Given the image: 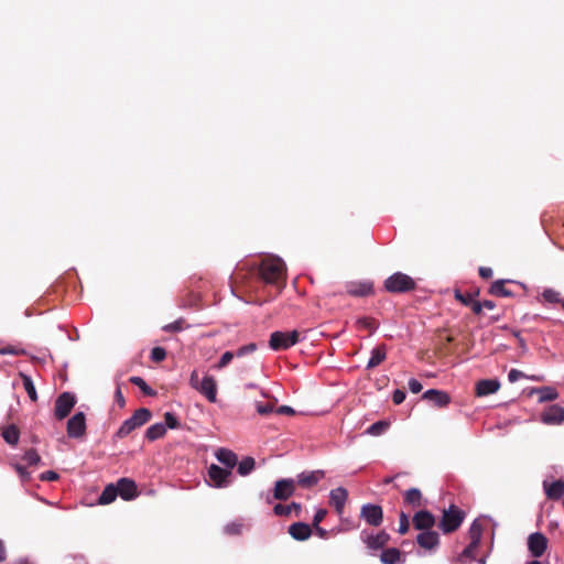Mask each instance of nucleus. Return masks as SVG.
<instances>
[{"instance_id": "25", "label": "nucleus", "mask_w": 564, "mask_h": 564, "mask_svg": "<svg viewBox=\"0 0 564 564\" xmlns=\"http://www.w3.org/2000/svg\"><path fill=\"white\" fill-rule=\"evenodd\" d=\"M507 283H513V281H511V280L495 281L490 285L488 293L490 295L498 296V297H512L513 292L506 286Z\"/></svg>"}, {"instance_id": "61", "label": "nucleus", "mask_w": 564, "mask_h": 564, "mask_svg": "<svg viewBox=\"0 0 564 564\" xmlns=\"http://www.w3.org/2000/svg\"><path fill=\"white\" fill-rule=\"evenodd\" d=\"M275 412L278 414H282V415H294L295 414V411L293 408L289 406V405H281L279 406Z\"/></svg>"}, {"instance_id": "18", "label": "nucleus", "mask_w": 564, "mask_h": 564, "mask_svg": "<svg viewBox=\"0 0 564 564\" xmlns=\"http://www.w3.org/2000/svg\"><path fill=\"white\" fill-rule=\"evenodd\" d=\"M424 400L431 402L434 406L445 408L451 402V397L447 392L436 389H430L425 391L422 395Z\"/></svg>"}, {"instance_id": "33", "label": "nucleus", "mask_w": 564, "mask_h": 564, "mask_svg": "<svg viewBox=\"0 0 564 564\" xmlns=\"http://www.w3.org/2000/svg\"><path fill=\"white\" fill-rule=\"evenodd\" d=\"M401 552L395 547L383 550L380 554V561L383 564H397L400 562Z\"/></svg>"}, {"instance_id": "43", "label": "nucleus", "mask_w": 564, "mask_h": 564, "mask_svg": "<svg viewBox=\"0 0 564 564\" xmlns=\"http://www.w3.org/2000/svg\"><path fill=\"white\" fill-rule=\"evenodd\" d=\"M522 378H528L524 372L518 370V369H511L508 373V380L513 383V382H517L519 379H522ZM530 379L532 380H536L539 381L540 378L539 377H535V376H532V377H529Z\"/></svg>"}, {"instance_id": "63", "label": "nucleus", "mask_w": 564, "mask_h": 564, "mask_svg": "<svg viewBox=\"0 0 564 564\" xmlns=\"http://www.w3.org/2000/svg\"><path fill=\"white\" fill-rule=\"evenodd\" d=\"M478 272H479L480 278L486 279V280L490 279L492 276V269L488 268V267H480Z\"/></svg>"}, {"instance_id": "46", "label": "nucleus", "mask_w": 564, "mask_h": 564, "mask_svg": "<svg viewBox=\"0 0 564 564\" xmlns=\"http://www.w3.org/2000/svg\"><path fill=\"white\" fill-rule=\"evenodd\" d=\"M164 420H165V427H169V429H178L180 427V421L177 420V417L171 413V412H166L164 414Z\"/></svg>"}, {"instance_id": "48", "label": "nucleus", "mask_w": 564, "mask_h": 564, "mask_svg": "<svg viewBox=\"0 0 564 564\" xmlns=\"http://www.w3.org/2000/svg\"><path fill=\"white\" fill-rule=\"evenodd\" d=\"M166 358V350L162 347H154L151 350V359L154 362H161Z\"/></svg>"}, {"instance_id": "44", "label": "nucleus", "mask_w": 564, "mask_h": 564, "mask_svg": "<svg viewBox=\"0 0 564 564\" xmlns=\"http://www.w3.org/2000/svg\"><path fill=\"white\" fill-rule=\"evenodd\" d=\"M0 355L23 356L25 355V350L17 346L9 345L7 347L0 348Z\"/></svg>"}, {"instance_id": "26", "label": "nucleus", "mask_w": 564, "mask_h": 564, "mask_svg": "<svg viewBox=\"0 0 564 564\" xmlns=\"http://www.w3.org/2000/svg\"><path fill=\"white\" fill-rule=\"evenodd\" d=\"M543 486L546 497L551 500H558L564 495V481L561 479L552 484L544 481Z\"/></svg>"}, {"instance_id": "16", "label": "nucleus", "mask_w": 564, "mask_h": 564, "mask_svg": "<svg viewBox=\"0 0 564 564\" xmlns=\"http://www.w3.org/2000/svg\"><path fill=\"white\" fill-rule=\"evenodd\" d=\"M324 477L325 473L323 470L303 471L297 475L295 482L302 488H312Z\"/></svg>"}, {"instance_id": "5", "label": "nucleus", "mask_w": 564, "mask_h": 564, "mask_svg": "<svg viewBox=\"0 0 564 564\" xmlns=\"http://www.w3.org/2000/svg\"><path fill=\"white\" fill-rule=\"evenodd\" d=\"M300 340V333L292 332H273L270 335L269 347L274 351L286 350L297 344Z\"/></svg>"}, {"instance_id": "1", "label": "nucleus", "mask_w": 564, "mask_h": 564, "mask_svg": "<svg viewBox=\"0 0 564 564\" xmlns=\"http://www.w3.org/2000/svg\"><path fill=\"white\" fill-rule=\"evenodd\" d=\"M259 273L265 283L281 288L284 284L285 264L279 258L263 260Z\"/></svg>"}, {"instance_id": "64", "label": "nucleus", "mask_w": 564, "mask_h": 564, "mask_svg": "<svg viewBox=\"0 0 564 564\" xmlns=\"http://www.w3.org/2000/svg\"><path fill=\"white\" fill-rule=\"evenodd\" d=\"M481 304H482V308H487V310H494L496 307L495 302H492L490 300H485L484 302H481Z\"/></svg>"}, {"instance_id": "21", "label": "nucleus", "mask_w": 564, "mask_h": 564, "mask_svg": "<svg viewBox=\"0 0 564 564\" xmlns=\"http://www.w3.org/2000/svg\"><path fill=\"white\" fill-rule=\"evenodd\" d=\"M417 544L425 549V550H432L436 547L440 543V536L438 533L432 530L429 531H422L416 536Z\"/></svg>"}, {"instance_id": "20", "label": "nucleus", "mask_w": 564, "mask_h": 564, "mask_svg": "<svg viewBox=\"0 0 564 564\" xmlns=\"http://www.w3.org/2000/svg\"><path fill=\"white\" fill-rule=\"evenodd\" d=\"M347 498L348 491L343 487L335 488L330 491L329 503L335 508L338 514L343 513Z\"/></svg>"}, {"instance_id": "36", "label": "nucleus", "mask_w": 564, "mask_h": 564, "mask_svg": "<svg viewBox=\"0 0 564 564\" xmlns=\"http://www.w3.org/2000/svg\"><path fill=\"white\" fill-rule=\"evenodd\" d=\"M20 376L29 398L35 402L37 400V393L32 378L24 373H20Z\"/></svg>"}, {"instance_id": "55", "label": "nucleus", "mask_w": 564, "mask_h": 564, "mask_svg": "<svg viewBox=\"0 0 564 564\" xmlns=\"http://www.w3.org/2000/svg\"><path fill=\"white\" fill-rule=\"evenodd\" d=\"M42 481H55L58 479V475L53 470L44 471L40 475Z\"/></svg>"}, {"instance_id": "10", "label": "nucleus", "mask_w": 564, "mask_h": 564, "mask_svg": "<svg viewBox=\"0 0 564 564\" xmlns=\"http://www.w3.org/2000/svg\"><path fill=\"white\" fill-rule=\"evenodd\" d=\"M346 293L354 297H366L373 294V283L366 281H351L345 285Z\"/></svg>"}, {"instance_id": "37", "label": "nucleus", "mask_w": 564, "mask_h": 564, "mask_svg": "<svg viewBox=\"0 0 564 564\" xmlns=\"http://www.w3.org/2000/svg\"><path fill=\"white\" fill-rule=\"evenodd\" d=\"M256 466V460L252 457H245L239 464H238V473L241 476H247L250 474Z\"/></svg>"}, {"instance_id": "6", "label": "nucleus", "mask_w": 564, "mask_h": 564, "mask_svg": "<svg viewBox=\"0 0 564 564\" xmlns=\"http://www.w3.org/2000/svg\"><path fill=\"white\" fill-rule=\"evenodd\" d=\"M76 404V398L70 392L61 393L55 400L54 415L56 420L62 421L68 416Z\"/></svg>"}, {"instance_id": "17", "label": "nucleus", "mask_w": 564, "mask_h": 564, "mask_svg": "<svg viewBox=\"0 0 564 564\" xmlns=\"http://www.w3.org/2000/svg\"><path fill=\"white\" fill-rule=\"evenodd\" d=\"M197 391L203 394L209 402H216L217 400V383L214 377L205 376L202 379Z\"/></svg>"}, {"instance_id": "59", "label": "nucleus", "mask_w": 564, "mask_h": 564, "mask_svg": "<svg viewBox=\"0 0 564 564\" xmlns=\"http://www.w3.org/2000/svg\"><path fill=\"white\" fill-rule=\"evenodd\" d=\"M422 388L423 387H422V384H421V382L419 380H416V379H410L409 380V389H410V391L412 393L421 392Z\"/></svg>"}, {"instance_id": "49", "label": "nucleus", "mask_w": 564, "mask_h": 564, "mask_svg": "<svg viewBox=\"0 0 564 564\" xmlns=\"http://www.w3.org/2000/svg\"><path fill=\"white\" fill-rule=\"evenodd\" d=\"M241 530H242V524L236 523V522L228 523L224 528V532L228 535H239L241 533Z\"/></svg>"}, {"instance_id": "32", "label": "nucleus", "mask_w": 564, "mask_h": 564, "mask_svg": "<svg viewBox=\"0 0 564 564\" xmlns=\"http://www.w3.org/2000/svg\"><path fill=\"white\" fill-rule=\"evenodd\" d=\"M532 392L539 394V402L553 401L558 398L557 391L552 387L535 388Z\"/></svg>"}, {"instance_id": "4", "label": "nucleus", "mask_w": 564, "mask_h": 564, "mask_svg": "<svg viewBox=\"0 0 564 564\" xmlns=\"http://www.w3.org/2000/svg\"><path fill=\"white\" fill-rule=\"evenodd\" d=\"M465 519V512L455 505L443 511L438 528L443 533L448 534L456 531Z\"/></svg>"}, {"instance_id": "50", "label": "nucleus", "mask_w": 564, "mask_h": 564, "mask_svg": "<svg viewBox=\"0 0 564 564\" xmlns=\"http://www.w3.org/2000/svg\"><path fill=\"white\" fill-rule=\"evenodd\" d=\"M542 296L545 301H547L550 303L560 302V293L552 289L544 290V292L542 293Z\"/></svg>"}, {"instance_id": "56", "label": "nucleus", "mask_w": 564, "mask_h": 564, "mask_svg": "<svg viewBox=\"0 0 564 564\" xmlns=\"http://www.w3.org/2000/svg\"><path fill=\"white\" fill-rule=\"evenodd\" d=\"M358 324L370 330L375 329V319L370 317H361L358 319Z\"/></svg>"}, {"instance_id": "62", "label": "nucleus", "mask_w": 564, "mask_h": 564, "mask_svg": "<svg viewBox=\"0 0 564 564\" xmlns=\"http://www.w3.org/2000/svg\"><path fill=\"white\" fill-rule=\"evenodd\" d=\"M17 473L19 474V476L22 478V479H29L30 478V473L26 470V468L20 464H17L14 466Z\"/></svg>"}, {"instance_id": "24", "label": "nucleus", "mask_w": 564, "mask_h": 564, "mask_svg": "<svg viewBox=\"0 0 564 564\" xmlns=\"http://www.w3.org/2000/svg\"><path fill=\"white\" fill-rule=\"evenodd\" d=\"M390 540V535L386 531H380L376 535H369L365 540L367 547L373 551L384 547Z\"/></svg>"}, {"instance_id": "7", "label": "nucleus", "mask_w": 564, "mask_h": 564, "mask_svg": "<svg viewBox=\"0 0 564 564\" xmlns=\"http://www.w3.org/2000/svg\"><path fill=\"white\" fill-rule=\"evenodd\" d=\"M360 518L369 525L379 527L383 521V510L379 505L366 503L360 509Z\"/></svg>"}, {"instance_id": "35", "label": "nucleus", "mask_w": 564, "mask_h": 564, "mask_svg": "<svg viewBox=\"0 0 564 564\" xmlns=\"http://www.w3.org/2000/svg\"><path fill=\"white\" fill-rule=\"evenodd\" d=\"M117 496H118V489L116 488L115 485L110 484V485L106 486V488L99 496L98 502H99V505H109L112 501H115Z\"/></svg>"}, {"instance_id": "52", "label": "nucleus", "mask_w": 564, "mask_h": 564, "mask_svg": "<svg viewBox=\"0 0 564 564\" xmlns=\"http://www.w3.org/2000/svg\"><path fill=\"white\" fill-rule=\"evenodd\" d=\"M115 401L119 405L120 409H123L126 406V399L121 391V384L117 383V388L115 391Z\"/></svg>"}, {"instance_id": "15", "label": "nucleus", "mask_w": 564, "mask_h": 564, "mask_svg": "<svg viewBox=\"0 0 564 564\" xmlns=\"http://www.w3.org/2000/svg\"><path fill=\"white\" fill-rule=\"evenodd\" d=\"M116 488L118 489V496H120L123 500H131L138 496L137 484L132 479H119Z\"/></svg>"}, {"instance_id": "13", "label": "nucleus", "mask_w": 564, "mask_h": 564, "mask_svg": "<svg viewBox=\"0 0 564 564\" xmlns=\"http://www.w3.org/2000/svg\"><path fill=\"white\" fill-rule=\"evenodd\" d=\"M541 421L545 424H561L564 422V408L553 404L541 413Z\"/></svg>"}, {"instance_id": "8", "label": "nucleus", "mask_w": 564, "mask_h": 564, "mask_svg": "<svg viewBox=\"0 0 564 564\" xmlns=\"http://www.w3.org/2000/svg\"><path fill=\"white\" fill-rule=\"evenodd\" d=\"M67 435L72 438H80L86 434V416L83 412L75 413L67 421Z\"/></svg>"}, {"instance_id": "30", "label": "nucleus", "mask_w": 564, "mask_h": 564, "mask_svg": "<svg viewBox=\"0 0 564 564\" xmlns=\"http://www.w3.org/2000/svg\"><path fill=\"white\" fill-rule=\"evenodd\" d=\"M301 509V505L297 502H292L290 505L276 503L273 507V512L274 514L280 517H288L291 514L292 510H294L296 512V516L299 517Z\"/></svg>"}, {"instance_id": "34", "label": "nucleus", "mask_w": 564, "mask_h": 564, "mask_svg": "<svg viewBox=\"0 0 564 564\" xmlns=\"http://www.w3.org/2000/svg\"><path fill=\"white\" fill-rule=\"evenodd\" d=\"M3 440L10 445H17L20 438V430L17 425L11 424L7 426L2 432Z\"/></svg>"}, {"instance_id": "31", "label": "nucleus", "mask_w": 564, "mask_h": 564, "mask_svg": "<svg viewBox=\"0 0 564 564\" xmlns=\"http://www.w3.org/2000/svg\"><path fill=\"white\" fill-rule=\"evenodd\" d=\"M166 433V427L163 423H155L149 426L145 431V438L150 442L163 437Z\"/></svg>"}, {"instance_id": "38", "label": "nucleus", "mask_w": 564, "mask_h": 564, "mask_svg": "<svg viewBox=\"0 0 564 564\" xmlns=\"http://www.w3.org/2000/svg\"><path fill=\"white\" fill-rule=\"evenodd\" d=\"M389 425H390V423L387 421H378V422L371 424L367 429L366 433L369 435H372V436H379L388 430Z\"/></svg>"}, {"instance_id": "45", "label": "nucleus", "mask_w": 564, "mask_h": 564, "mask_svg": "<svg viewBox=\"0 0 564 564\" xmlns=\"http://www.w3.org/2000/svg\"><path fill=\"white\" fill-rule=\"evenodd\" d=\"M234 357H235V354L232 351H225L221 355V357H220L219 361L217 362V365L215 366V368L223 369V368L227 367L231 362Z\"/></svg>"}, {"instance_id": "40", "label": "nucleus", "mask_w": 564, "mask_h": 564, "mask_svg": "<svg viewBox=\"0 0 564 564\" xmlns=\"http://www.w3.org/2000/svg\"><path fill=\"white\" fill-rule=\"evenodd\" d=\"M187 327H188V325L185 323V319L178 318L175 322L170 323V324L163 326L162 329L164 332L171 333V332H181V330H183V329H185Z\"/></svg>"}, {"instance_id": "51", "label": "nucleus", "mask_w": 564, "mask_h": 564, "mask_svg": "<svg viewBox=\"0 0 564 564\" xmlns=\"http://www.w3.org/2000/svg\"><path fill=\"white\" fill-rule=\"evenodd\" d=\"M409 527H410V523H409L408 516L404 512H401L400 520H399V530H398L399 533L405 534L409 531Z\"/></svg>"}, {"instance_id": "2", "label": "nucleus", "mask_w": 564, "mask_h": 564, "mask_svg": "<svg viewBox=\"0 0 564 564\" xmlns=\"http://www.w3.org/2000/svg\"><path fill=\"white\" fill-rule=\"evenodd\" d=\"M152 417V413L150 410L145 408H140L132 414L131 417L123 421L121 426L116 432L115 436L118 438H124L130 433H132L135 429L141 427L147 424Z\"/></svg>"}, {"instance_id": "27", "label": "nucleus", "mask_w": 564, "mask_h": 564, "mask_svg": "<svg viewBox=\"0 0 564 564\" xmlns=\"http://www.w3.org/2000/svg\"><path fill=\"white\" fill-rule=\"evenodd\" d=\"M499 387L500 384L497 380L484 379L477 382L476 394L478 397L492 394L498 391Z\"/></svg>"}, {"instance_id": "29", "label": "nucleus", "mask_w": 564, "mask_h": 564, "mask_svg": "<svg viewBox=\"0 0 564 564\" xmlns=\"http://www.w3.org/2000/svg\"><path fill=\"white\" fill-rule=\"evenodd\" d=\"M404 503L411 506L412 508H420L423 503L422 494L417 488H411L404 494Z\"/></svg>"}, {"instance_id": "11", "label": "nucleus", "mask_w": 564, "mask_h": 564, "mask_svg": "<svg viewBox=\"0 0 564 564\" xmlns=\"http://www.w3.org/2000/svg\"><path fill=\"white\" fill-rule=\"evenodd\" d=\"M208 476L216 488H223L228 486L231 470L221 468L216 464H212L208 468Z\"/></svg>"}, {"instance_id": "22", "label": "nucleus", "mask_w": 564, "mask_h": 564, "mask_svg": "<svg viewBox=\"0 0 564 564\" xmlns=\"http://www.w3.org/2000/svg\"><path fill=\"white\" fill-rule=\"evenodd\" d=\"M289 534L297 541H305L312 534V529L307 523L295 522L289 527Z\"/></svg>"}, {"instance_id": "14", "label": "nucleus", "mask_w": 564, "mask_h": 564, "mask_svg": "<svg viewBox=\"0 0 564 564\" xmlns=\"http://www.w3.org/2000/svg\"><path fill=\"white\" fill-rule=\"evenodd\" d=\"M413 527L420 531H429L435 524L434 516L427 510L417 511L412 518Z\"/></svg>"}, {"instance_id": "23", "label": "nucleus", "mask_w": 564, "mask_h": 564, "mask_svg": "<svg viewBox=\"0 0 564 564\" xmlns=\"http://www.w3.org/2000/svg\"><path fill=\"white\" fill-rule=\"evenodd\" d=\"M216 458L219 463L225 465V467L231 470L238 463V456L230 449L227 448H218L215 453Z\"/></svg>"}, {"instance_id": "60", "label": "nucleus", "mask_w": 564, "mask_h": 564, "mask_svg": "<svg viewBox=\"0 0 564 564\" xmlns=\"http://www.w3.org/2000/svg\"><path fill=\"white\" fill-rule=\"evenodd\" d=\"M468 306L471 308L473 313L476 314V315H480L481 312H482V304H481V302L476 301L475 299L469 303Z\"/></svg>"}, {"instance_id": "58", "label": "nucleus", "mask_w": 564, "mask_h": 564, "mask_svg": "<svg viewBox=\"0 0 564 564\" xmlns=\"http://www.w3.org/2000/svg\"><path fill=\"white\" fill-rule=\"evenodd\" d=\"M202 380L198 377V372L196 370H193L189 377V384L193 389L197 390L199 387Z\"/></svg>"}, {"instance_id": "53", "label": "nucleus", "mask_w": 564, "mask_h": 564, "mask_svg": "<svg viewBox=\"0 0 564 564\" xmlns=\"http://www.w3.org/2000/svg\"><path fill=\"white\" fill-rule=\"evenodd\" d=\"M256 409L257 412L261 415H267L273 411V406L271 404L261 402L256 403Z\"/></svg>"}, {"instance_id": "12", "label": "nucleus", "mask_w": 564, "mask_h": 564, "mask_svg": "<svg viewBox=\"0 0 564 564\" xmlns=\"http://www.w3.org/2000/svg\"><path fill=\"white\" fill-rule=\"evenodd\" d=\"M547 547V539L540 532H534L528 538V549L534 557H541Z\"/></svg>"}, {"instance_id": "9", "label": "nucleus", "mask_w": 564, "mask_h": 564, "mask_svg": "<svg viewBox=\"0 0 564 564\" xmlns=\"http://www.w3.org/2000/svg\"><path fill=\"white\" fill-rule=\"evenodd\" d=\"M296 489V482L291 478L279 479L274 484L273 498L276 500H288Z\"/></svg>"}, {"instance_id": "41", "label": "nucleus", "mask_w": 564, "mask_h": 564, "mask_svg": "<svg viewBox=\"0 0 564 564\" xmlns=\"http://www.w3.org/2000/svg\"><path fill=\"white\" fill-rule=\"evenodd\" d=\"M23 460H25L29 466H35L41 462V457L35 449L31 448L23 455Z\"/></svg>"}, {"instance_id": "54", "label": "nucleus", "mask_w": 564, "mask_h": 564, "mask_svg": "<svg viewBox=\"0 0 564 564\" xmlns=\"http://www.w3.org/2000/svg\"><path fill=\"white\" fill-rule=\"evenodd\" d=\"M326 514V509H318L313 518V527L317 528V525H319V523L325 519Z\"/></svg>"}, {"instance_id": "3", "label": "nucleus", "mask_w": 564, "mask_h": 564, "mask_svg": "<svg viewBox=\"0 0 564 564\" xmlns=\"http://www.w3.org/2000/svg\"><path fill=\"white\" fill-rule=\"evenodd\" d=\"M384 289L390 293H406L414 291L416 283L410 275L395 272L384 281Z\"/></svg>"}, {"instance_id": "39", "label": "nucleus", "mask_w": 564, "mask_h": 564, "mask_svg": "<svg viewBox=\"0 0 564 564\" xmlns=\"http://www.w3.org/2000/svg\"><path fill=\"white\" fill-rule=\"evenodd\" d=\"M129 381L137 386L138 388H140V390L145 394V395H154L155 394V391L149 387L147 384V382L141 378V377H138V376H133L129 379Z\"/></svg>"}, {"instance_id": "42", "label": "nucleus", "mask_w": 564, "mask_h": 564, "mask_svg": "<svg viewBox=\"0 0 564 564\" xmlns=\"http://www.w3.org/2000/svg\"><path fill=\"white\" fill-rule=\"evenodd\" d=\"M479 294V291H477L475 294L473 293H462L460 291H455V299L459 301L463 305L468 306L469 303L475 299L476 295Z\"/></svg>"}, {"instance_id": "57", "label": "nucleus", "mask_w": 564, "mask_h": 564, "mask_svg": "<svg viewBox=\"0 0 564 564\" xmlns=\"http://www.w3.org/2000/svg\"><path fill=\"white\" fill-rule=\"evenodd\" d=\"M405 399V392L403 390L397 389L392 394V401L394 404H401Z\"/></svg>"}, {"instance_id": "28", "label": "nucleus", "mask_w": 564, "mask_h": 564, "mask_svg": "<svg viewBox=\"0 0 564 564\" xmlns=\"http://www.w3.org/2000/svg\"><path fill=\"white\" fill-rule=\"evenodd\" d=\"M386 357H387L386 346L384 345L377 346L371 351V357L367 364V369L376 368L377 366H379L381 362L384 361Z\"/></svg>"}, {"instance_id": "19", "label": "nucleus", "mask_w": 564, "mask_h": 564, "mask_svg": "<svg viewBox=\"0 0 564 564\" xmlns=\"http://www.w3.org/2000/svg\"><path fill=\"white\" fill-rule=\"evenodd\" d=\"M470 543L464 550L465 555H470L479 545L482 535V525L478 520H475L468 531Z\"/></svg>"}, {"instance_id": "47", "label": "nucleus", "mask_w": 564, "mask_h": 564, "mask_svg": "<svg viewBox=\"0 0 564 564\" xmlns=\"http://www.w3.org/2000/svg\"><path fill=\"white\" fill-rule=\"evenodd\" d=\"M257 350V345L254 343H250L248 345L239 347L235 354V357H243L248 354H252Z\"/></svg>"}]
</instances>
